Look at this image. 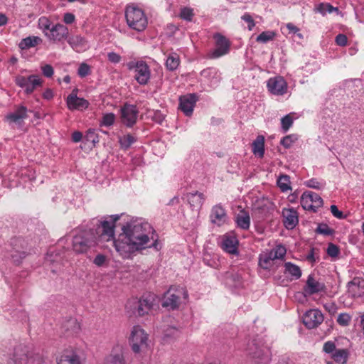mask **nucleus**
<instances>
[{
	"instance_id": "dca6fc26",
	"label": "nucleus",
	"mask_w": 364,
	"mask_h": 364,
	"mask_svg": "<svg viewBox=\"0 0 364 364\" xmlns=\"http://www.w3.org/2000/svg\"><path fill=\"white\" fill-rule=\"evenodd\" d=\"M348 296L357 299L364 296V279L355 277L347 284Z\"/></svg>"
},
{
	"instance_id": "f3484780",
	"label": "nucleus",
	"mask_w": 364,
	"mask_h": 364,
	"mask_svg": "<svg viewBox=\"0 0 364 364\" xmlns=\"http://www.w3.org/2000/svg\"><path fill=\"white\" fill-rule=\"evenodd\" d=\"M136 70L134 73V79L141 85H147L151 78V70L149 65L142 60L136 65Z\"/></svg>"
},
{
	"instance_id": "4c0bfd02",
	"label": "nucleus",
	"mask_w": 364,
	"mask_h": 364,
	"mask_svg": "<svg viewBox=\"0 0 364 364\" xmlns=\"http://www.w3.org/2000/svg\"><path fill=\"white\" fill-rule=\"evenodd\" d=\"M180 59L176 53L170 54L166 61V66L171 71L175 70L179 65Z\"/></svg>"
},
{
	"instance_id": "a19ab883",
	"label": "nucleus",
	"mask_w": 364,
	"mask_h": 364,
	"mask_svg": "<svg viewBox=\"0 0 364 364\" xmlns=\"http://www.w3.org/2000/svg\"><path fill=\"white\" fill-rule=\"evenodd\" d=\"M337 9H338L337 8H334L329 4L321 3L315 7L314 11L317 12V13H320L321 14L324 16L327 13H331L333 10H337Z\"/></svg>"
},
{
	"instance_id": "864d4df0",
	"label": "nucleus",
	"mask_w": 364,
	"mask_h": 364,
	"mask_svg": "<svg viewBox=\"0 0 364 364\" xmlns=\"http://www.w3.org/2000/svg\"><path fill=\"white\" fill-rule=\"evenodd\" d=\"M115 115L113 113L105 114L102 117V123L105 126H111L114 124Z\"/></svg>"
},
{
	"instance_id": "052dcab7",
	"label": "nucleus",
	"mask_w": 364,
	"mask_h": 364,
	"mask_svg": "<svg viewBox=\"0 0 364 364\" xmlns=\"http://www.w3.org/2000/svg\"><path fill=\"white\" fill-rule=\"evenodd\" d=\"M42 72L44 76L50 77L53 75V68L50 65H46L42 67Z\"/></svg>"
},
{
	"instance_id": "6e6552de",
	"label": "nucleus",
	"mask_w": 364,
	"mask_h": 364,
	"mask_svg": "<svg viewBox=\"0 0 364 364\" xmlns=\"http://www.w3.org/2000/svg\"><path fill=\"white\" fill-rule=\"evenodd\" d=\"M213 38L215 40V48L208 53V58L216 59L227 55L230 49V41L220 33H215Z\"/></svg>"
},
{
	"instance_id": "c85d7f7f",
	"label": "nucleus",
	"mask_w": 364,
	"mask_h": 364,
	"mask_svg": "<svg viewBox=\"0 0 364 364\" xmlns=\"http://www.w3.org/2000/svg\"><path fill=\"white\" fill-rule=\"evenodd\" d=\"M238 241L235 236H225L222 242V248L230 254L237 253Z\"/></svg>"
},
{
	"instance_id": "f03ea898",
	"label": "nucleus",
	"mask_w": 364,
	"mask_h": 364,
	"mask_svg": "<svg viewBox=\"0 0 364 364\" xmlns=\"http://www.w3.org/2000/svg\"><path fill=\"white\" fill-rule=\"evenodd\" d=\"M119 218V215H112L94 219L92 225L95 228L77 230L73 238V251L77 254H83L95 245L108 247L105 243L110 242L113 239L115 223Z\"/></svg>"
},
{
	"instance_id": "a211bd4d",
	"label": "nucleus",
	"mask_w": 364,
	"mask_h": 364,
	"mask_svg": "<svg viewBox=\"0 0 364 364\" xmlns=\"http://www.w3.org/2000/svg\"><path fill=\"white\" fill-rule=\"evenodd\" d=\"M103 364H128L124 357V349L122 346H115L110 353L105 359Z\"/></svg>"
},
{
	"instance_id": "6ab92c4d",
	"label": "nucleus",
	"mask_w": 364,
	"mask_h": 364,
	"mask_svg": "<svg viewBox=\"0 0 364 364\" xmlns=\"http://www.w3.org/2000/svg\"><path fill=\"white\" fill-rule=\"evenodd\" d=\"M198 97L196 94H189L179 98V109L186 115L191 116L193 111Z\"/></svg>"
},
{
	"instance_id": "ddd939ff",
	"label": "nucleus",
	"mask_w": 364,
	"mask_h": 364,
	"mask_svg": "<svg viewBox=\"0 0 364 364\" xmlns=\"http://www.w3.org/2000/svg\"><path fill=\"white\" fill-rule=\"evenodd\" d=\"M46 36L53 42H62L68 40L69 30L67 26L61 23H56L52 26L49 32L45 33Z\"/></svg>"
},
{
	"instance_id": "4d7b16f0",
	"label": "nucleus",
	"mask_w": 364,
	"mask_h": 364,
	"mask_svg": "<svg viewBox=\"0 0 364 364\" xmlns=\"http://www.w3.org/2000/svg\"><path fill=\"white\" fill-rule=\"evenodd\" d=\"M78 75L83 77L89 75L90 73V67L86 63H82L80 64L78 70H77Z\"/></svg>"
},
{
	"instance_id": "c9c22d12",
	"label": "nucleus",
	"mask_w": 364,
	"mask_h": 364,
	"mask_svg": "<svg viewBox=\"0 0 364 364\" xmlns=\"http://www.w3.org/2000/svg\"><path fill=\"white\" fill-rule=\"evenodd\" d=\"M42 40L38 36H29L21 40L19 48L22 50L34 47L41 43Z\"/></svg>"
},
{
	"instance_id": "7c9ffc66",
	"label": "nucleus",
	"mask_w": 364,
	"mask_h": 364,
	"mask_svg": "<svg viewBox=\"0 0 364 364\" xmlns=\"http://www.w3.org/2000/svg\"><path fill=\"white\" fill-rule=\"evenodd\" d=\"M225 282L227 285L231 287L237 288L242 285L241 276L234 272H227L225 274Z\"/></svg>"
},
{
	"instance_id": "0eeeda50",
	"label": "nucleus",
	"mask_w": 364,
	"mask_h": 364,
	"mask_svg": "<svg viewBox=\"0 0 364 364\" xmlns=\"http://www.w3.org/2000/svg\"><path fill=\"white\" fill-rule=\"evenodd\" d=\"M148 335L139 326H134L130 336V345L135 353L144 352L148 349Z\"/></svg>"
},
{
	"instance_id": "09e8293b",
	"label": "nucleus",
	"mask_w": 364,
	"mask_h": 364,
	"mask_svg": "<svg viewBox=\"0 0 364 364\" xmlns=\"http://www.w3.org/2000/svg\"><path fill=\"white\" fill-rule=\"evenodd\" d=\"M297 139V136L294 134L288 135L281 140V144L287 149L289 148Z\"/></svg>"
},
{
	"instance_id": "13d9d810",
	"label": "nucleus",
	"mask_w": 364,
	"mask_h": 364,
	"mask_svg": "<svg viewBox=\"0 0 364 364\" xmlns=\"http://www.w3.org/2000/svg\"><path fill=\"white\" fill-rule=\"evenodd\" d=\"M242 19L248 23V29L251 31L255 26V21L252 17L247 13L245 14L242 16Z\"/></svg>"
},
{
	"instance_id": "79ce46f5",
	"label": "nucleus",
	"mask_w": 364,
	"mask_h": 364,
	"mask_svg": "<svg viewBox=\"0 0 364 364\" xmlns=\"http://www.w3.org/2000/svg\"><path fill=\"white\" fill-rule=\"evenodd\" d=\"M136 141V139L134 136H132L131 134H127L120 138L119 143H120L121 147L122 149H127Z\"/></svg>"
},
{
	"instance_id": "e2e57ef3",
	"label": "nucleus",
	"mask_w": 364,
	"mask_h": 364,
	"mask_svg": "<svg viewBox=\"0 0 364 364\" xmlns=\"http://www.w3.org/2000/svg\"><path fill=\"white\" fill-rule=\"evenodd\" d=\"M165 336L166 337H174L176 338L179 336V331L175 328H169L166 330Z\"/></svg>"
},
{
	"instance_id": "473e14b6",
	"label": "nucleus",
	"mask_w": 364,
	"mask_h": 364,
	"mask_svg": "<svg viewBox=\"0 0 364 364\" xmlns=\"http://www.w3.org/2000/svg\"><path fill=\"white\" fill-rule=\"evenodd\" d=\"M277 259L271 252L264 253L259 256V264L264 269H269L272 265L273 262Z\"/></svg>"
},
{
	"instance_id": "774afa93",
	"label": "nucleus",
	"mask_w": 364,
	"mask_h": 364,
	"mask_svg": "<svg viewBox=\"0 0 364 364\" xmlns=\"http://www.w3.org/2000/svg\"><path fill=\"white\" fill-rule=\"evenodd\" d=\"M153 118L156 122L161 124L164 119V116L160 112H156Z\"/></svg>"
},
{
	"instance_id": "6e6d98bb",
	"label": "nucleus",
	"mask_w": 364,
	"mask_h": 364,
	"mask_svg": "<svg viewBox=\"0 0 364 364\" xmlns=\"http://www.w3.org/2000/svg\"><path fill=\"white\" fill-rule=\"evenodd\" d=\"M338 247L333 243H329L327 247V254L332 257H335L338 256Z\"/></svg>"
},
{
	"instance_id": "58836bf2",
	"label": "nucleus",
	"mask_w": 364,
	"mask_h": 364,
	"mask_svg": "<svg viewBox=\"0 0 364 364\" xmlns=\"http://www.w3.org/2000/svg\"><path fill=\"white\" fill-rule=\"evenodd\" d=\"M277 186L282 192L291 190L290 177L288 175H281L277 179Z\"/></svg>"
},
{
	"instance_id": "37998d69",
	"label": "nucleus",
	"mask_w": 364,
	"mask_h": 364,
	"mask_svg": "<svg viewBox=\"0 0 364 364\" xmlns=\"http://www.w3.org/2000/svg\"><path fill=\"white\" fill-rule=\"evenodd\" d=\"M275 36V33L273 31H264L261 33L257 37V41L260 43H267L269 41L273 40V38Z\"/></svg>"
},
{
	"instance_id": "de8ad7c7",
	"label": "nucleus",
	"mask_w": 364,
	"mask_h": 364,
	"mask_svg": "<svg viewBox=\"0 0 364 364\" xmlns=\"http://www.w3.org/2000/svg\"><path fill=\"white\" fill-rule=\"evenodd\" d=\"M274 257L278 259H282L284 257L287 250L286 248L282 245H277L274 249L270 251Z\"/></svg>"
},
{
	"instance_id": "bb28decb",
	"label": "nucleus",
	"mask_w": 364,
	"mask_h": 364,
	"mask_svg": "<svg viewBox=\"0 0 364 364\" xmlns=\"http://www.w3.org/2000/svg\"><path fill=\"white\" fill-rule=\"evenodd\" d=\"M201 75L209 81L210 86L212 87H216L221 80L220 74L215 68L204 69L201 72Z\"/></svg>"
},
{
	"instance_id": "680f3d73",
	"label": "nucleus",
	"mask_w": 364,
	"mask_h": 364,
	"mask_svg": "<svg viewBox=\"0 0 364 364\" xmlns=\"http://www.w3.org/2000/svg\"><path fill=\"white\" fill-rule=\"evenodd\" d=\"M336 43L340 46H345L347 44V37L344 34H338L336 37Z\"/></svg>"
},
{
	"instance_id": "7ed1b4c3",
	"label": "nucleus",
	"mask_w": 364,
	"mask_h": 364,
	"mask_svg": "<svg viewBox=\"0 0 364 364\" xmlns=\"http://www.w3.org/2000/svg\"><path fill=\"white\" fill-rule=\"evenodd\" d=\"M154 296H143L140 299L133 298L126 304L127 312L129 316H142L149 312L154 305Z\"/></svg>"
},
{
	"instance_id": "1a4fd4ad",
	"label": "nucleus",
	"mask_w": 364,
	"mask_h": 364,
	"mask_svg": "<svg viewBox=\"0 0 364 364\" xmlns=\"http://www.w3.org/2000/svg\"><path fill=\"white\" fill-rule=\"evenodd\" d=\"M301 204L304 209L316 212L323 205V200L318 194L306 191L301 197Z\"/></svg>"
},
{
	"instance_id": "49530a36",
	"label": "nucleus",
	"mask_w": 364,
	"mask_h": 364,
	"mask_svg": "<svg viewBox=\"0 0 364 364\" xmlns=\"http://www.w3.org/2000/svg\"><path fill=\"white\" fill-rule=\"evenodd\" d=\"M305 185L311 188L321 189L324 187L325 183L323 181H318L316 178H311L305 182Z\"/></svg>"
},
{
	"instance_id": "2f4dec72",
	"label": "nucleus",
	"mask_w": 364,
	"mask_h": 364,
	"mask_svg": "<svg viewBox=\"0 0 364 364\" xmlns=\"http://www.w3.org/2000/svg\"><path fill=\"white\" fill-rule=\"evenodd\" d=\"M252 152L255 155L262 158L264 154V137L262 135L257 136L252 143Z\"/></svg>"
},
{
	"instance_id": "338daca9",
	"label": "nucleus",
	"mask_w": 364,
	"mask_h": 364,
	"mask_svg": "<svg viewBox=\"0 0 364 364\" xmlns=\"http://www.w3.org/2000/svg\"><path fill=\"white\" fill-rule=\"evenodd\" d=\"M106 257L103 255H97L94 259V264L98 267L102 266L105 262Z\"/></svg>"
},
{
	"instance_id": "c756f323",
	"label": "nucleus",
	"mask_w": 364,
	"mask_h": 364,
	"mask_svg": "<svg viewBox=\"0 0 364 364\" xmlns=\"http://www.w3.org/2000/svg\"><path fill=\"white\" fill-rule=\"evenodd\" d=\"M186 199L193 208L199 209L204 202L205 197L202 193L196 191L195 193H187Z\"/></svg>"
},
{
	"instance_id": "2eb2a0df",
	"label": "nucleus",
	"mask_w": 364,
	"mask_h": 364,
	"mask_svg": "<svg viewBox=\"0 0 364 364\" xmlns=\"http://www.w3.org/2000/svg\"><path fill=\"white\" fill-rule=\"evenodd\" d=\"M268 90L275 95H283L287 91V83L282 77H271L267 84Z\"/></svg>"
},
{
	"instance_id": "b1692460",
	"label": "nucleus",
	"mask_w": 364,
	"mask_h": 364,
	"mask_svg": "<svg viewBox=\"0 0 364 364\" xmlns=\"http://www.w3.org/2000/svg\"><path fill=\"white\" fill-rule=\"evenodd\" d=\"M324 289L325 285L323 283L316 280L313 276L309 275L304 291L305 294L312 295L323 291Z\"/></svg>"
},
{
	"instance_id": "72a5a7b5",
	"label": "nucleus",
	"mask_w": 364,
	"mask_h": 364,
	"mask_svg": "<svg viewBox=\"0 0 364 364\" xmlns=\"http://www.w3.org/2000/svg\"><path fill=\"white\" fill-rule=\"evenodd\" d=\"M236 223L237 226L243 230H247L250 225V217L246 211H241L236 216Z\"/></svg>"
},
{
	"instance_id": "412c9836",
	"label": "nucleus",
	"mask_w": 364,
	"mask_h": 364,
	"mask_svg": "<svg viewBox=\"0 0 364 364\" xmlns=\"http://www.w3.org/2000/svg\"><path fill=\"white\" fill-rule=\"evenodd\" d=\"M210 218L212 223L221 226L226 223L228 215L223 206L218 204L212 208Z\"/></svg>"
},
{
	"instance_id": "c03bdc74",
	"label": "nucleus",
	"mask_w": 364,
	"mask_h": 364,
	"mask_svg": "<svg viewBox=\"0 0 364 364\" xmlns=\"http://www.w3.org/2000/svg\"><path fill=\"white\" fill-rule=\"evenodd\" d=\"M50 26L51 23L48 18L43 16L38 19L39 28L41 29L44 33L50 31L52 27Z\"/></svg>"
},
{
	"instance_id": "20e7f679",
	"label": "nucleus",
	"mask_w": 364,
	"mask_h": 364,
	"mask_svg": "<svg viewBox=\"0 0 364 364\" xmlns=\"http://www.w3.org/2000/svg\"><path fill=\"white\" fill-rule=\"evenodd\" d=\"M125 17L128 26L137 31H144L147 26V18L144 11L134 6L127 7Z\"/></svg>"
},
{
	"instance_id": "f704fd0d",
	"label": "nucleus",
	"mask_w": 364,
	"mask_h": 364,
	"mask_svg": "<svg viewBox=\"0 0 364 364\" xmlns=\"http://www.w3.org/2000/svg\"><path fill=\"white\" fill-rule=\"evenodd\" d=\"M284 273L292 277L295 279H298L301 276V271L299 266L291 263L286 262L284 264Z\"/></svg>"
},
{
	"instance_id": "a18cd8bd",
	"label": "nucleus",
	"mask_w": 364,
	"mask_h": 364,
	"mask_svg": "<svg viewBox=\"0 0 364 364\" xmlns=\"http://www.w3.org/2000/svg\"><path fill=\"white\" fill-rule=\"evenodd\" d=\"M316 232L323 235H332L334 230L330 228L326 224L321 223L317 227Z\"/></svg>"
},
{
	"instance_id": "9b49d317",
	"label": "nucleus",
	"mask_w": 364,
	"mask_h": 364,
	"mask_svg": "<svg viewBox=\"0 0 364 364\" xmlns=\"http://www.w3.org/2000/svg\"><path fill=\"white\" fill-rule=\"evenodd\" d=\"M122 122L128 127H133L137 120L139 110L136 105L125 103L120 109Z\"/></svg>"
},
{
	"instance_id": "69168bd1",
	"label": "nucleus",
	"mask_w": 364,
	"mask_h": 364,
	"mask_svg": "<svg viewBox=\"0 0 364 364\" xmlns=\"http://www.w3.org/2000/svg\"><path fill=\"white\" fill-rule=\"evenodd\" d=\"M75 16L71 13H65L63 16V21L66 24H71L75 21Z\"/></svg>"
},
{
	"instance_id": "9d476101",
	"label": "nucleus",
	"mask_w": 364,
	"mask_h": 364,
	"mask_svg": "<svg viewBox=\"0 0 364 364\" xmlns=\"http://www.w3.org/2000/svg\"><path fill=\"white\" fill-rule=\"evenodd\" d=\"M247 351L258 364H267L270 360L269 350L259 346L255 341H252L248 344Z\"/></svg>"
},
{
	"instance_id": "aec40b11",
	"label": "nucleus",
	"mask_w": 364,
	"mask_h": 364,
	"mask_svg": "<svg viewBox=\"0 0 364 364\" xmlns=\"http://www.w3.org/2000/svg\"><path fill=\"white\" fill-rule=\"evenodd\" d=\"M77 90H73L66 100L67 106L69 109L82 110L87 109L90 105L89 102L84 98H80L77 96Z\"/></svg>"
},
{
	"instance_id": "8fccbe9b",
	"label": "nucleus",
	"mask_w": 364,
	"mask_h": 364,
	"mask_svg": "<svg viewBox=\"0 0 364 364\" xmlns=\"http://www.w3.org/2000/svg\"><path fill=\"white\" fill-rule=\"evenodd\" d=\"M193 16V9L184 7L181 9L180 17L188 21H191Z\"/></svg>"
},
{
	"instance_id": "3c124183",
	"label": "nucleus",
	"mask_w": 364,
	"mask_h": 364,
	"mask_svg": "<svg viewBox=\"0 0 364 364\" xmlns=\"http://www.w3.org/2000/svg\"><path fill=\"white\" fill-rule=\"evenodd\" d=\"M282 123V128L284 132H287L288 129L290 128V127L293 124V119L292 117L287 114L281 119Z\"/></svg>"
},
{
	"instance_id": "4be33fe9",
	"label": "nucleus",
	"mask_w": 364,
	"mask_h": 364,
	"mask_svg": "<svg viewBox=\"0 0 364 364\" xmlns=\"http://www.w3.org/2000/svg\"><path fill=\"white\" fill-rule=\"evenodd\" d=\"M58 364H82L77 353L73 349L63 351L57 360Z\"/></svg>"
},
{
	"instance_id": "4468645a",
	"label": "nucleus",
	"mask_w": 364,
	"mask_h": 364,
	"mask_svg": "<svg viewBox=\"0 0 364 364\" xmlns=\"http://www.w3.org/2000/svg\"><path fill=\"white\" fill-rule=\"evenodd\" d=\"M323 321V314L318 309H310L303 316L304 324L310 329L318 327Z\"/></svg>"
},
{
	"instance_id": "ea45409f",
	"label": "nucleus",
	"mask_w": 364,
	"mask_h": 364,
	"mask_svg": "<svg viewBox=\"0 0 364 364\" xmlns=\"http://www.w3.org/2000/svg\"><path fill=\"white\" fill-rule=\"evenodd\" d=\"M83 141L85 144H91L95 146L97 143L99 142L98 136L95 129H89L83 138Z\"/></svg>"
},
{
	"instance_id": "39448f33",
	"label": "nucleus",
	"mask_w": 364,
	"mask_h": 364,
	"mask_svg": "<svg viewBox=\"0 0 364 364\" xmlns=\"http://www.w3.org/2000/svg\"><path fill=\"white\" fill-rule=\"evenodd\" d=\"M11 359L14 364H26L31 361H37L38 364H41L43 361L42 355L30 351L27 346L22 344L14 348Z\"/></svg>"
},
{
	"instance_id": "cd10ccee",
	"label": "nucleus",
	"mask_w": 364,
	"mask_h": 364,
	"mask_svg": "<svg viewBox=\"0 0 364 364\" xmlns=\"http://www.w3.org/2000/svg\"><path fill=\"white\" fill-rule=\"evenodd\" d=\"M67 41L77 52H82L87 48V41L80 36L68 37Z\"/></svg>"
},
{
	"instance_id": "0e129e2a",
	"label": "nucleus",
	"mask_w": 364,
	"mask_h": 364,
	"mask_svg": "<svg viewBox=\"0 0 364 364\" xmlns=\"http://www.w3.org/2000/svg\"><path fill=\"white\" fill-rule=\"evenodd\" d=\"M331 211L333 216H335L337 218L341 219L343 218V214L341 211H340L337 206L335 205H332L331 206Z\"/></svg>"
},
{
	"instance_id": "f8f14e48",
	"label": "nucleus",
	"mask_w": 364,
	"mask_h": 364,
	"mask_svg": "<svg viewBox=\"0 0 364 364\" xmlns=\"http://www.w3.org/2000/svg\"><path fill=\"white\" fill-rule=\"evenodd\" d=\"M15 82L17 85L24 88L26 94H31L36 88L41 85L42 80L38 75H31L28 77L18 75L16 77Z\"/></svg>"
},
{
	"instance_id": "603ef678",
	"label": "nucleus",
	"mask_w": 364,
	"mask_h": 364,
	"mask_svg": "<svg viewBox=\"0 0 364 364\" xmlns=\"http://www.w3.org/2000/svg\"><path fill=\"white\" fill-rule=\"evenodd\" d=\"M350 319L351 317L348 314L343 313L338 315L337 322L343 326H346L350 323Z\"/></svg>"
},
{
	"instance_id": "423d86ee",
	"label": "nucleus",
	"mask_w": 364,
	"mask_h": 364,
	"mask_svg": "<svg viewBox=\"0 0 364 364\" xmlns=\"http://www.w3.org/2000/svg\"><path fill=\"white\" fill-rule=\"evenodd\" d=\"M187 297L188 293L184 288L181 287H171L164 294L162 306L168 309H176L178 308L182 299H186Z\"/></svg>"
},
{
	"instance_id": "5701e85b",
	"label": "nucleus",
	"mask_w": 364,
	"mask_h": 364,
	"mask_svg": "<svg viewBox=\"0 0 364 364\" xmlns=\"http://www.w3.org/2000/svg\"><path fill=\"white\" fill-rule=\"evenodd\" d=\"M30 112L25 106L20 105L16 107L14 112L8 114L6 119L10 123L21 124L23 119L28 117V112Z\"/></svg>"
},
{
	"instance_id": "5fc2aeb1",
	"label": "nucleus",
	"mask_w": 364,
	"mask_h": 364,
	"mask_svg": "<svg viewBox=\"0 0 364 364\" xmlns=\"http://www.w3.org/2000/svg\"><path fill=\"white\" fill-rule=\"evenodd\" d=\"M337 349L333 341H328L323 344V350L326 353L333 354Z\"/></svg>"
},
{
	"instance_id": "e433bc0d",
	"label": "nucleus",
	"mask_w": 364,
	"mask_h": 364,
	"mask_svg": "<svg viewBox=\"0 0 364 364\" xmlns=\"http://www.w3.org/2000/svg\"><path fill=\"white\" fill-rule=\"evenodd\" d=\"M349 352L347 349H337L331 358L338 363L345 364L347 362Z\"/></svg>"
},
{
	"instance_id": "a878e982",
	"label": "nucleus",
	"mask_w": 364,
	"mask_h": 364,
	"mask_svg": "<svg viewBox=\"0 0 364 364\" xmlns=\"http://www.w3.org/2000/svg\"><path fill=\"white\" fill-rule=\"evenodd\" d=\"M61 328L65 336H70L79 331L80 325L76 318H70L63 322Z\"/></svg>"
},
{
	"instance_id": "bf43d9fd",
	"label": "nucleus",
	"mask_w": 364,
	"mask_h": 364,
	"mask_svg": "<svg viewBox=\"0 0 364 364\" xmlns=\"http://www.w3.org/2000/svg\"><path fill=\"white\" fill-rule=\"evenodd\" d=\"M107 58L111 63H118L120 62V60L122 59L121 56L114 52L108 53Z\"/></svg>"
},
{
	"instance_id": "f257e3e1",
	"label": "nucleus",
	"mask_w": 364,
	"mask_h": 364,
	"mask_svg": "<svg viewBox=\"0 0 364 364\" xmlns=\"http://www.w3.org/2000/svg\"><path fill=\"white\" fill-rule=\"evenodd\" d=\"M155 231L152 226L141 218L132 220L122 228L117 238L110 241L116 251L123 257L129 258L132 253L147 247L159 250V242L154 238Z\"/></svg>"
},
{
	"instance_id": "393cba45",
	"label": "nucleus",
	"mask_w": 364,
	"mask_h": 364,
	"mask_svg": "<svg viewBox=\"0 0 364 364\" xmlns=\"http://www.w3.org/2000/svg\"><path fill=\"white\" fill-rule=\"evenodd\" d=\"M282 215L284 217V224L287 229H293L298 224V214L294 209H284Z\"/></svg>"
}]
</instances>
